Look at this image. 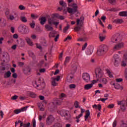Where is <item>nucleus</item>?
Returning a JSON list of instances; mask_svg holds the SVG:
<instances>
[{"label":"nucleus","mask_w":127,"mask_h":127,"mask_svg":"<svg viewBox=\"0 0 127 127\" xmlns=\"http://www.w3.org/2000/svg\"><path fill=\"white\" fill-rule=\"evenodd\" d=\"M73 79H74V75L72 73L68 74L67 76V80H68L69 82H71Z\"/></svg>","instance_id":"obj_31"},{"label":"nucleus","mask_w":127,"mask_h":127,"mask_svg":"<svg viewBox=\"0 0 127 127\" xmlns=\"http://www.w3.org/2000/svg\"><path fill=\"white\" fill-rule=\"evenodd\" d=\"M125 78H126V80H127V68H126L125 69Z\"/></svg>","instance_id":"obj_64"},{"label":"nucleus","mask_w":127,"mask_h":127,"mask_svg":"<svg viewBox=\"0 0 127 127\" xmlns=\"http://www.w3.org/2000/svg\"><path fill=\"white\" fill-rule=\"evenodd\" d=\"M41 21L40 22V23L42 24V25H43L45 22H46V18L45 17H42L41 18Z\"/></svg>","instance_id":"obj_25"},{"label":"nucleus","mask_w":127,"mask_h":127,"mask_svg":"<svg viewBox=\"0 0 127 127\" xmlns=\"http://www.w3.org/2000/svg\"><path fill=\"white\" fill-rule=\"evenodd\" d=\"M19 8L20 10H24V9H25V7L22 5H20L19 6Z\"/></svg>","instance_id":"obj_46"},{"label":"nucleus","mask_w":127,"mask_h":127,"mask_svg":"<svg viewBox=\"0 0 127 127\" xmlns=\"http://www.w3.org/2000/svg\"><path fill=\"white\" fill-rule=\"evenodd\" d=\"M106 72H107V74H108L110 78H113V74H112V72H111L110 70L107 69Z\"/></svg>","instance_id":"obj_37"},{"label":"nucleus","mask_w":127,"mask_h":127,"mask_svg":"<svg viewBox=\"0 0 127 127\" xmlns=\"http://www.w3.org/2000/svg\"><path fill=\"white\" fill-rule=\"evenodd\" d=\"M13 38H14V39H17V38H18V35L17 34H14L13 35Z\"/></svg>","instance_id":"obj_56"},{"label":"nucleus","mask_w":127,"mask_h":127,"mask_svg":"<svg viewBox=\"0 0 127 127\" xmlns=\"http://www.w3.org/2000/svg\"><path fill=\"white\" fill-rule=\"evenodd\" d=\"M72 1H73V0H67L68 6H70V7H67V10L68 13L74 14V13H76V12H78V10L77 9V8H78V6L76 3L71 4Z\"/></svg>","instance_id":"obj_1"},{"label":"nucleus","mask_w":127,"mask_h":127,"mask_svg":"<svg viewBox=\"0 0 127 127\" xmlns=\"http://www.w3.org/2000/svg\"><path fill=\"white\" fill-rule=\"evenodd\" d=\"M59 3H60V5H61V6H62V7H59L58 8V10H59V11H61V10H63V9H64L63 12L64 13L66 14L67 12H68V11L67 10V8H66H66H65V7H67V3H66L63 0L60 1Z\"/></svg>","instance_id":"obj_3"},{"label":"nucleus","mask_w":127,"mask_h":127,"mask_svg":"<svg viewBox=\"0 0 127 127\" xmlns=\"http://www.w3.org/2000/svg\"><path fill=\"white\" fill-rule=\"evenodd\" d=\"M120 16L126 17L127 16V11H121L119 13Z\"/></svg>","instance_id":"obj_28"},{"label":"nucleus","mask_w":127,"mask_h":127,"mask_svg":"<svg viewBox=\"0 0 127 127\" xmlns=\"http://www.w3.org/2000/svg\"><path fill=\"white\" fill-rule=\"evenodd\" d=\"M98 20L99 24H101V25H102L103 27H104V24L102 22V20H101V19L98 18Z\"/></svg>","instance_id":"obj_55"},{"label":"nucleus","mask_w":127,"mask_h":127,"mask_svg":"<svg viewBox=\"0 0 127 127\" xmlns=\"http://www.w3.org/2000/svg\"><path fill=\"white\" fill-rule=\"evenodd\" d=\"M44 63V62L43 61H42L40 62V64H38V67H42V64Z\"/></svg>","instance_id":"obj_59"},{"label":"nucleus","mask_w":127,"mask_h":127,"mask_svg":"<svg viewBox=\"0 0 127 127\" xmlns=\"http://www.w3.org/2000/svg\"><path fill=\"white\" fill-rule=\"evenodd\" d=\"M92 108H93L94 109H98L99 111H101V109H102V106H101L100 104H99L98 105L95 104L92 106Z\"/></svg>","instance_id":"obj_30"},{"label":"nucleus","mask_w":127,"mask_h":127,"mask_svg":"<svg viewBox=\"0 0 127 127\" xmlns=\"http://www.w3.org/2000/svg\"><path fill=\"white\" fill-rule=\"evenodd\" d=\"M109 1L111 4H115L116 3V0H109Z\"/></svg>","instance_id":"obj_53"},{"label":"nucleus","mask_w":127,"mask_h":127,"mask_svg":"<svg viewBox=\"0 0 127 127\" xmlns=\"http://www.w3.org/2000/svg\"><path fill=\"white\" fill-rule=\"evenodd\" d=\"M63 54H64V53L63 52H62L60 55V57H59V59L61 61H62V60H63Z\"/></svg>","instance_id":"obj_50"},{"label":"nucleus","mask_w":127,"mask_h":127,"mask_svg":"<svg viewBox=\"0 0 127 127\" xmlns=\"http://www.w3.org/2000/svg\"><path fill=\"white\" fill-rule=\"evenodd\" d=\"M114 107H115V105L114 104H109L107 108H108L109 109H113Z\"/></svg>","instance_id":"obj_58"},{"label":"nucleus","mask_w":127,"mask_h":127,"mask_svg":"<svg viewBox=\"0 0 127 127\" xmlns=\"http://www.w3.org/2000/svg\"><path fill=\"white\" fill-rule=\"evenodd\" d=\"M68 29H69V26L65 27L64 29V32H66Z\"/></svg>","instance_id":"obj_63"},{"label":"nucleus","mask_w":127,"mask_h":127,"mask_svg":"<svg viewBox=\"0 0 127 127\" xmlns=\"http://www.w3.org/2000/svg\"><path fill=\"white\" fill-rule=\"evenodd\" d=\"M109 50V47L106 45L101 46L97 51V55L99 56H102L104 54H106Z\"/></svg>","instance_id":"obj_2"},{"label":"nucleus","mask_w":127,"mask_h":127,"mask_svg":"<svg viewBox=\"0 0 127 127\" xmlns=\"http://www.w3.org/2000/svg\"><path fill=\"white\" fill-rule=\"evenodd\" d=\"M82 79L86 83H89L91 80V76L88 73L84 72L82 74Z\"/></svg>","instance_id":"obj_8"},{"label":"nucleus","mask_w":127,"mask_h":127,"mask_svg":"<svg viewBox=\"0 0 127 127\" xmlns=\"http://www.w3.org/2000/svg\"><path fill=\"white\" fill-rule=\"evenodd\" d=\"M87 46H88V43H85L83 46L82 47V50H84L87 48Z\"/></svg>","instance_id":"obj_51"},{"label":"nucleus","mask_w":127,"mask_h":127,"mask_svg":"<svg viewBox=\"0 0 127 127\" xmlns=\"http://www.w3.org/2000/svg\"><path fill=\"white\" fill-rule=\"evenodd\" d=\"M121 127H127V122L121 125Z\"/></svg>","instance_id":"obj_61"},{"label":"nucleus","mask_w":127,"mask_h":127,"mask_svg":"<svg viewBox=\"0 0 127 127\" xmlns=\"http://www.w3.org/2000/svg\"><path fill=\"white\" fill-rule=\"evenodd\" d=\"M102 81L105 85L108 84V79H107V78H103Z\"/></svg>","instance_id":"obj_43"},{"label":"nucleus","mask_w":127,"mask_h":127,"mask_svg":"<svg viewBox=\"0 0 127 127\" xmlns=\"http://www.w3.org/2000/svg\"><path fill=\"white\" fill-rule=\"evenodd\" d=\"M25 39L28 45H29V46H33V45H34V44H33V42L31 40V39L29 38V37H26L25 38Z\"/></svg>","instance_id":"obj_14"},{"label":"nucleus","mask_w":127,"mask_h":127,"mask_svg":"<svg viewBox=\"0 0 127 127\" xmlns=\"http://www.w3.org/2000/svg\"><path fill=\"white\" fill-rule=\"evenodd\" d=\"M29 95L31 98H36V94L33 92H30Z\"/></svg>","instance_id":"obj_40"},{"label":"nucleus","mask_w":127,"mask_h":127,"mask_svg":"<svg viewBox=\"0 0 127 127\" xmlns=\"http://www.w3.org/2000/svg\"><path fill=\"white\" fill-rule=\"evenodd\" d=\"M20 19L22 22H27V18L24 16H21L20 17Z\"/></svg>","instance_id":"obj_32"},{"label":"nucleus","mask_w":127,"mask_h":127,"mask_svg":"<svg viewBox=\"0 0 127 127\" xmlns=\"http://www.w3.org/2000/svg\"><path fill=\"white\" fill-rule=\"evenodd\" d=\"M33 127H36V121L35 120H33Z\"/></svg>","instance_id":"obj_62"},{"label":"nucleus","mask_w":127,"mask_h":127,"mask_svg":"<svg viewBox=\"0 0 127 127\" xmlns=\"http://www.w3.org/2000/svg\"><path fill=\"white\" fill-rule=\"evenodd\" d=\"M48 21V24H50V25H52V24H54V25H55L56 28H57V27H58L59 22L55 21L54 19H53V18H49Z\"/></svg>","instance_id":"obj_11"},{"label":"nucleus","mask_w":127,"mask_h":127,"mask_svg":"<svg viewBox=\"0 0 127 127\" xmlns=\"http://www.w3.org/2000/svg\"><path fill=\"white\" fill-rule=\"evenodd\" d=\"M92 53H93V47H92V46H88L87 49L86 54L87 55H91Z\"/></svg>","instance_id":"obj_16"},{"label":"nucleus","mask_w":127,"mask_h":127,"mask_svg":"<svg viewBox=\"0 0 127 127\" xmlns=\"http://www.w3.org/2000/svg\"><path fill=\"white\" fill-rule=\"evenodd\" d=\"M28 54H29V56H33L34 55V54H33V52L31 51H29L28 52Z\"/></svg>","instance_id":"obj_57"},{"label":"nucleus","mask_w":127,"mask_h":127,"mask_svg":"<svg viewBox=\"0 0 127 127\" xmlns=\"http://www.w3.org/2000/svg\"><path fill=\"white\" fill-rule=\"evenodd\" d=\"M60 80V76L58 75L56 77H52L51 78V82L52 85L54 87H56V86H58L59 81ZM57 81V82H56Z\"/></svg>","instance_id":"obj_7"},{"label":"nucleus","mask_w":127,"mask_h":127,"mask_svg":"<svg viewBox=\"0 0 127 127\" xmlns=\"http://www.w3.org/2000/svg\"><path fill=\"white\" fill-rule=\"evenodd\" d=\"M45 27L47 31H52L54 29L53 27H52V25H50L49 24H46Z\"/></svg>","instance_id":"obj_17"},{"label":"nucleus","mask_w":127,"mask_h":127,"mask_svg":"<svg viewBox=\"0 0 127 127\" xmlns=\"http://www.w3.org/2000/svg\"><path fill=\"white\" fill-rule=\"evenodd\" d=\"M15 16L12 14H10L9 15L8 19L10 20H18V15L17 14L15 13Z\"/></svg>","instance_id":"obj_13"},{"label":"nucleus","mask_w":127,"mask_h":127,"mask_svg":"<svg viewBox=\"0 0 127 127\" xmlns=\"http://www.w3.org/2000/svg\"><path fill=\"white\" fill-rule=\"evenodd\" d=\"M107 100H108V98H100L99 99H98V101H101V102H103V103H105V102H106V101H107Z\"/></svg>","instance_id":"obj_42"},{"label":"nucleus","mask_w":127,"mask_h":127,"mask_svg":"<svg viewBox=\"0 0 127 127\" xmlns=\"http://www.w3.org/2000/svg\"><path fill=\"white\" fill-rule=\"evenodd\" d=\"M78 65V63H75L72 64L71 65V68L72 70H76L77 69V65Z\"/></svg>","instance_id":"obj_33"},{"label":"nucleus","mask_w":127,"mask_h":127,"mask_svg":"<svg viewBox=\"0 0 127 127\" xmlns=\"http://www.w3.org/2000/svg\"><path fill=\"white\" fill-rule=\"evenodd\" d=\"M31 17H32V18H33V19H36V18H37L38 17L36 15H35L34 14H31Z\"/></svg>","instance_id":"obj_49"},{"label":"nucleus","mask_w":127,"mask_h":127,"mask_svg":"<svg viewBox=\"0 0 127 127\" xmlns=\"http://www.w3.org/2000/svg\"><path fill=\"white\" fill-rule=\"evenodd\" d=\"M74 105L76 109H78V108L80 109V108H81V107H80V106L79 105V102H78L77 101H75Z\"/></svg>","instance_id":"obj_39"},{"label":"nucleus","mask_w":127,"mask_h":127,"mask_svg":"<svg viewBox=\"0 0 127 127\" xmlns=\"http://www.w3.org/2000/svg\"><path fill=\"white\" fill-rule=\"evenodd\" d=\"M71 60V57H66L65 58V62H64V65H66L67 63H68L69 61Z\"/></svg>","instance_id":"obj_38"},{"label":"nucleus","mask_w":127,"mask_h":127,"mask_svg":"<svg viewBox=\"0 0 127 127\" xmlns=\"http://www.w3.org/2000/svg\"><path fill=\"white\" fill-rule=\"evenodd\" d=\"M69 88L70 89H75L76 88V85L75 84H70L69 85Z\"/></svg>","instance_id":"obj_47"},{"label":"nucleus","mask_w":127,"mask_h":127,"mask_svg":"<svg viewBox=\"0 0 127 127\" xmlns=\"http://www.w3.org/2000/svg\"><path fill=\"white\" fill-rule=\"evenodd\" d=\"M99 39L100 41L103 42L104 40H105V39H106V36H100Z\"/></svg>","instance_id":"obj_45"},{"label":"nucleus","mask_w":127,"mask_h":127,"mask_svg":"<svg viewBox=\"0 0 127 127\" xmlns=\"http://www.w3.org/2000/svg\"><path fill=\"white\" fill-rule=\"evenodd\" d=\"M30 127V123H28V124H24L23 123H21L20 124V127Z\"/></svg>","instance_id":"obj_29"},{"label":"nucleus","mask_w":127,"mask_h":127,"mask_svg":"<svg viewBox=\"0 0 127 127\" xmlns=\"http://www.w3.org/2000/svg\"><path fill=\"white\" fill-rule=\"evenodd\" d=\"M60 115L62 117H64L65 120H70L71 116L69 114V112L66 110H62L60 111Z\"/></svg>","instance_id":"obj_4"},{"label":"nucleus","mask_w":127,"mask_h":127,"mask_svg":"<svg viewBox=\"0 0 127 127\" xmlns=\"http://www.w3.org/2000/svg\"><path fill=\"white\" fill-rule=\"evenodd\" d=\"M120 38H121V37L119 36L118 37H113L112 38V42H113V43H115V42H117L118 41H120Z\"/></svg>","instance_id":"obj_21"},{"label":"nucleus","mask_w":127,"mask_h":127,"mask_svg":"<svg viewBox=\"0 0 127 127\" xmlns=\"http://www.w3.org/2000/svg\"><path fill=\"white\" fill-rule=\"evenodd\" d=\"M83 20H84V17H81L80 19H77L76 20L77 25H79V24L83 23Z\"/></svg>","instance_id":"obj_26"},{"label":"nucleus","mask_w":127,"mask_h":127,"mask_svg":"<svg viewBox=\"0 0 127 127\" xmlns=\"http://www.w3.org/2000/svg\"><path fill=\"white\" fill-rule=\"evenodd\" d=\"M113 62L115 66H118L121 62V59L118 55H114L113 56Z\"/></svg>","instance_id":"obj_9"},{"label":"nucleus","mask_w":127,"mask_h":127,"mask_svg":"<svg viewBox=\"0 0 127 127\" xmlns=\"http://www.w3.org/2000/svg\"><path fill=\"white\" fill-rule=\"evenodd\" d=\"M63 99L59 98V99H57L54 100V102H53V104L54 105H57V106H60L61 105V103H62V100Z\"/></svg>","instance_id":"obj_15"},{"label":"nucleus","mask_w":127,"mask_h":127,"mask_svg":"<svg viewBox=\"0 0 127 127\" xmlns=\"http://www.w3.org/2000/svg\"><path fill=\"white\" fill-rule=\"evenodd\" d=\"M9 59V57L7 55V54H5L3 55V57L1 60V61H3V62H5V61H6V60H8Z\"/></svg>","instance_id":"obj_19"},{"label":"nucleus","mask_w":127,"mask_h":127,"mask_svg":"<svg viewBox=\"0 0 127 127\" xmlns=\"http://www.w3.org/2000/svg\"><path fill=\"white\" fill-rule=\"evenodd\" d=\"M23 65H24V63H23L22 62H18V66H19V67H22V66H23Z\"/></svg>","instance_id":"obj_54"},{"label":"nucleus","mask_w":127,"mask_h":127,"mask_svg":"<svg viewBox=\"0 0 127 127\" xmlns=\"http://www.w3.org/2000/svg\"><path fill=\"white\" fill-rule=\"evenodd\" d=\"M114 22L121 24V23H123V22H124V20H123V19H116L114 20Z\"/></svg>","instance_id":"obj_23"},{"label":"nucleus","mask_w":127,"mask_h":127,"mask_svg":"<svg viewBox=\"0 0 127 127\" xmlns=\"http://www.w3.org/2000/svg\"><path fill=\"white\" fill-rule=\"evenodd\" d=\"M90 110H86V115L84 116L85 121H87V120H88V118H89V117H90Z\"/></svg>","instance_id":"obj_27"},{"label":"nucleus","mask_w":127,"mask_h":127,"mask_svg":"<svg viewBox=\"0 0 127 127\" xmlns=\"http://www.w3.org/2000/svg\"><path fill=\"white\" fill-rule=\"evenodd\" d=\"M54 121H55V118L52 115H50L46 120V124L47 126H51L52 123L54 122Z\"/></svg>","instance_id":"obj_5"},{"label":"nucleus","mask_w":127,"mask_h":127,"mask_svg":"<svg viewBox=\"0 0 127 127\" xmlns=\"http://www.w3.org/2000/svg\"><path fill=\"white\" fill-rule=\"evenodd\" d=\"M74 30H75V31H80V30H81V27H80V26L76 27L74 28Z\"/></svg>","instance_id":"obj_48"},{"label":"nucleus","mask_w":127,"mask_h":127,"mask_svg":"<svg viewBox=\"0 0 127 127\" xmlns=\"http://www.w3.org/2000/svg\"><path fill=\"white\" fill-rule=\"evenodd\" d=\"M4 70H5V67L3 66H0V74H3Z\"/></svg>","instance_id":"obj_35"},{"label":"nucleus","mask_w":127,"mask_h":127,"mask_svg":"<svg viewBox=\"0 0 127 127\" xmlns=\"http://www.w3.org/2000/svg\"><path fill=\"white\" fill-rule=\"evenodd\" d=\"M14 113L16 115H17V114H19V113H21V111H20V109H16V110H14Z\"/></svg>","instance_id":"obj_44"},{"label":"nucleus","mask_w":127,"mask_h":127,"mask_svg":"<svg viewBox=\"0 0 127 127\" xmlns=\"http://www.w3.org/2000/svg\"><path fill=\"white\" fill-rule=\"evenodd\" d=\"M33 85L35 88H38V87H39V84L37 83V81L33 82Z\"/></svg>","instance_id":"obj_41"},{"label":"nucleus","mask_w":127,"mask_h":127,"mask_svg":"<svg viewBox=\"0 0 127 127\" xmlns=\"http://www.w3.org/2000/svg\"><path fill=\"white\" fill-rule=\"evenodd\" d=\"M29 25L31 28H34V27H35V21H34V20H32L31 23H29Z\"/></svg>","instance_id":"obj_36"},{"label":"nucleus","mask_w":127,"mask_h":127,"mask_svg":"<svg viewBox=\"0 0 127 127\" xmlns=\"http://www.w3.org/2000/svg\"><path fill=\"white\" fill-rule=\"evenodd\" d=\"M124 44L123 42L119 43L115 45L113 48L114 51H117V50H120L121 48L124 47Z\"/></svg>","instance_id":"obj_10"},{"label":"nucleus","mask_w":127,"mask_h":127,"mask_svg":"<svg viewBox=\"0 0 127 127\" xmlns=\"http://www.w3.org/2000/svg\"><path fill=\"white\" fill-rule=\"evenodd\" d=\"M25 29H26V28L25 27V26H24V25H21L19 26V27L18 28L19 32H24Z\"/></svg>","instance_id":"obj_18"},{"label":"nucleus","mask_w":127,"mask_h":127,"mask_svg":"<svg viewBox=\"0 0 127 127\" xmlns=\"http://www.w3.org/2000/svg\"><path fill=\"white\" fill-rule=\"evenodd\" d=\"M113 85L114 86L116 90H123V87H122L119 83H114Z\"/></svg>","instance_id":"obj_20"},{"label":"nucleus","mask_w":127,"mask_h":127,"mask_svg":"<svg viewBox=\"0 0 127 127\" xmlns=\"http://www.w3.org/2000/svg\"><path fill=\"white\" fill-rule=\"evenodd\" d=\"M56 34V32H55L54 31L50 32L49 34V36L50 38H51V37H55Z\"/></svg>","instance_id":"obj_34"},{"label":"nucleus","mask_w":127,"mask_h":127,"mask_svg":"<svg viewBox=\"0 0 127 127\" xmlns=\"http://www.w3.org/2000/svg\"><path fill=\"white\" fill-rule=\"evenodd\" d=\"M127 52L124 55L123 60L121 63V66L123 67H126L127 66Z\"/></svg>","instance_id":"obj_12"},{"label":"nucleus","mask_w":127,"mask_h":127,"mask_svg":"<svg viewBox=\"0 0 127 127\" xmlns=\"http://www.w3.org/2000/svg\"><path fill=\"white\" fill-rule=\"evenodd\" d=\"M11 75V72H10V71H8L4 74V78H5V79H6L7 78H9Z\"/></svg>","instance_id":"obj_24"},{"label":"nucleus","mask_w":127,"mask_h":127,"mask_svg":"<svg viewBox=\"0 0 127 127\" xmlns=\"http://www.w3.org/2000/svg\"><path fill=\"white\" fill-rule=\"evenodd\" d=\"M92 88H93V84H87L84 85L85 90H90V89H92Z\"/></svg>","instance_id":"obj_22"},{"label":"nucleus","mask_w":127,"mask_h":127,"mask_svg":"<svg viewBox=\"0 0 127 127\" xmlns=\"http://www.w3.org/2000/svg\"><path fill=\"white\" fill-rule=\"evenodd\" d=\"M15 30V28H14V27H11L10 31L12 33H14Z\"/></svg>","instance_id":"obj_52"},{"label":"nucleus","mask_w":127,"mask_h":127,"mask_svg":"<svg viewBox=\"0 0 127 127\" xmlns=\"http://www.w3.org/2000/svg\"><path fill=\"white\" fill-rule=\"evenodd\" d=\"M45 71H46V69L45 68H42L40 69V73H45Z\"/></svg>","instance_id":"obj_60"},{"label":"nucleus","mask_w":127,"mask_h":127,"mask_svg":"<svg viewBox=\"0 0 127 127\" xmlns=\"http://www.w3.org/2000/svg\"><path fill=\"white\" fill-rule=\"evenodd\" d=\"M95 74L96 78L100 79V78H102V77L104 76V71H103V70L101 68H96L95 70Z\"/></svg>","instance_id":"obj_6"}]
</instances>
